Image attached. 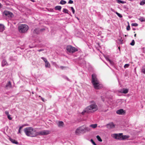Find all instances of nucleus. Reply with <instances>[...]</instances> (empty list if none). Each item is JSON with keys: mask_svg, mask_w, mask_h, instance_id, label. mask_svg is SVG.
<instances>
[{"mask_svg": "<svg viewBox=\"0 0 145 145\" xmlns=\"http://www.w3.org/2000/svg\"><path fill=\"white\" fill-rule=\"evenodd\" d=\"M90 103L92 104L87 106L82 112L81 113L82 115L84 114L85 113H90L93 112L97 110V106L94 101H91Z\"/></svg>", "mask_w": 145, "mask_h": 145, "instance_id": "nucleus-1", "label": "nucleus"}, {"mask_svg": "<svg viewBox=\"0 0 145 145\" xmlns=\"http://www.w3.org/2000/svg\"><path fill=\"white\" fill-rule=\"evenodd\" d=\"M26 135L30 137H35L38 135V131L36 129L31 127L26 128L24 129Z\"/></svg>", "mask_w": 145, "mask_h": 145, "instance_id": "nucleus-2", "label": "nucleus"}, {"mask_svg": "<svg viewBox=\"0 0 145 145\" xmlns=\"http://www.w3.org/2000/svg\"><path fill=\"white\" fill-rule=\"evenodd\" d=\"M91 82L94 88L96 89H100L103 87L102 85L100 84L97 79L96 75L95 74H94L92 75Z\"/></svg>", "mask_w": 145, "mask_h": 145, "instance_id": "nucleus-3", "label": "nucleus"}, {"mask_svg": "<svg viewBox=\"0 0 145 145\" xmlns=\"http://www.w3.org/2000/svg\"><path fill=\"white\" fill-rule=\"evenodd\" d=\"M112 136L114 138L120 140H123L126 139L129 137L127 135H123L122 133L118 134H114L112 135Z\"/></svg>", "mask_w": 145, "mask_h": 145, "instance_id": "nucleus-4", "label": "nucleus"}, {"mask_svg": "<svg viewBox=\"0 0 145 145\" xmlns=\"http://www.w3.org/2000/svg\"><path fill=\"white\" fill-rule=\"evenodd\" d=\"M18 29L20 33H25L28 30L29 27L26 24H20L18 26Z\"/></svg>", "mask_w": 145, "mask_h": 145, "instance_id": "nucleus-5", "label": "nucleus"}, {"mask_svg": "<svg viewBox=\"0 0 145 145\" xmlns=\"http://www.w3.org/2000/svg\"><path fill=\"white\" fill-rule=\"evenodd\" d=\"M66 49L67 52L70 53H73L78 51L77 48L71 45L68 46L67 47Z\"/></svg>", "mask_w": 145, "mask_h": 145, "instance_id": "nucleus-6", "label": "nucleus"}, {"mask_svg": "<svg viewBox=\"0 0 145 145\" xmlns=\"http://www.w3.org/2000/svg\"><path fill=\"white\" fill-rule=\"evenodd\" d=\"M80 130L82 133H86L89 131L91 130L89 127L82 126L80 127Z\"/></svg>", "mask_w": 145, "mask_h": 145, "instance_id": "nucleus-7", "label": "nucleus"}, {"mask_svg": "<svg viewBox=\"0 0 145 145\" xmlns=\"http://www.w3.org/2000/svg\"><path fill=\"white\" fill-rule=\"evenodd\" d=\"M50 131L48 130H43L42 131H38V135H46L50 134Z\"/></svg>", "mask_w": 145, "mask_h": 145, "instance_id": "nucleus-8", "label": "nucleus"}, {"mask_svg": "<svg viewBox=\"0 0 145 145\" xmlns=\"http://www.w3.org/2000/svg\"><path fill=\"white\" fill-rule=\"evenodd\" d=\"M3 16H6L9 18H11L13 16V14L12 12L8 11H5L3 12Z\"/></svg>", "mask_w": 145, "mask_h": 145, "instance_id": "nucleus-9", "label": "nucleus"}, {"mask_svg": "<svg viewBox=\"0 0 145 145\" xmlns=\"http://www.w3.org/2000/svg\"><path fill=\"white\" fill-rule=\"evenodd\" d=\"M129 91V89H127L123 88L120 90L119 92L124 94L127 93Z\"/></svg>", "mask_w": 145, "mask_h": 145, "instance_id": "nucleus-10", "label": "nucleus"}, {"mask_svg": "<svg viewBox=\"0 0 145 145\" xmlns=\"http://www.w3.org/2000/svg\"><path fill=\"white\" fill-rule=\"evenodd\" d=\"M116 113L117 114L120 115H123L125 113V112L122 109H120L116 111Z\"/></svg>", "mask_w": 145, "mask_h": 145, "instance_id": "nucleus-11", "label": "nucleus"}, {"mask_svg": "<svg viewBox=\"0 0 145 145\" xmlns=\"http://www.w3.org/2000/svg\"><path fill=\"white\" fill-rule=\"evenodd\" d=\"M11 88L12 85L10 82V81H9L8 82L7 84H6L5 88L7 89H8Z\"/></svg>", "mask_w": 145, "mask_h": 145, "instance_id": "nucleus-12", "label": "nucleus"}, {"mask_svg": "<svg viewBox=\"0 0 145 145\" xmlns=\"http://www.w3.org/2000/svg\"><path fill=\"white\" fill-rule=\"evenodd\" d=\"M9 140L13 144H16L17 145L19 144L18 142L17 141L14 139H12L11 138H9Z\"/></svg>", "mask_w": 145, "mask_h": 145, "instance_id": "nucleus-13", "label": "nucleus"}, {"mask_svg": "<svg viewBox=\"0 0 145 145\" xmlns=\"http://www.w3.org/2000/svg\"><path fill=\"white\" fill-rule=\"evenodd\" d=\"M64 124L63 122L62 121H59L57 123V126L59 127H63Z\"/></svg>", "mask_w": 145, "mask_h": 145, "instance_id": "nucleus-14", "label": "nucleus"}, {"mask_svg": "<svg viewBox=\"0 0 145 145\" xmlns=\"http://www.w3.org/2000/svg\"><path fill=\"white\" fill-rule=\"evenodd\" d=\"M8 65V64L7 62L6 61L5 59L3 60L2 62V66H7Z\"/></svg>", "mask_w": 145, "mask_h": 145, "instance_id": "nucleus-15", "label": "nucleus"}, {"mask_svg": "<svg viewBox=\"0 0 145 145\" xmlns=\"http://www.w3.org/2000/svg\"><path fill=\"white\" fill-rule=\"evenodd\" d=\"M107 126V127L110 128H113L114 127V125L113 123H111L108 124Z\"/></svg>", "mask_w": 145, "mask_h": 145, "instance_id": "nucleus-16", "label": "nucleus"}, {"mask_svg": "<svg viewBox=\"0 0 145 145\" xmlns=\"http://www.w3.org/2000/svg\"><path fill=\"white\" fill-rule=\"evenodd\" d=\"M80 133H82V131H80V127L78 128L75 131V133L77 135H78Z\"/></svg>", "mask_w": 145, "mask_h": 145, "instance_id": "nucleus-17", "label": "nucleus"}, {"mask_svg": "<svg viewBox=\"0 0 145 145\" xmlns=\"http://www.w3.org/2000/svg\"><path fill=\"white\" fill-rule=\"evenodd\" d=\"M55 8L56 10H60L61 8V7L60 6H57L55 7Z\"/></svg>", "mask_w": 145, "mask_h": 145, "instance_id": "nucleus-18", "label": "nucleus"}, {"mask_svg": "<svg viewBox=\"0 0 145 145\" xmlns=\"http://www.w3.org/2000/svg\"><path fill=\"white\" fill-rule=\"evenodd\" d=\"M117 1V2L119 3H122V4H124L126 3L125 1H123L120 0H116Z\"/></svg>", "mask_w": 145, "mask_h": 145, "instance_id": "nucleus-19", "label": "nucleus"}, {"mask_svg": "<svg viewBox=\"0 0 145 145\" xmlns=\"http://www.w3.org/2000/svg\"><path fill=\"white\" fill-rule=\"evenodd\" d=\"M50 64L48 61L45 63V66L46 67H50Z\"/></svg>", "mask_w": 145, "mask_h": 145, "instance_id": "nucleus-20", "label": "nucleus"}, {"mask_svg": "<svg viewBox=\"0 0 145 145\" xmlns=\"http://www.w3.org/2000/svg\"><path fill=\"white\" fill-rule=\"evenodd\" d=\"M5 30V26L1 24V32Z\"/></svg>", "mask_w": 145, "mask_h": 145, "instance_id": "nucleus-21", "label": "nucleus"}, {"mask_svg": "<svg viewBox=\"0 0 145 145\" xmlns=\"http://www.w3.org/2000/svg\"><path fill=\"white\" fill-rule=\"evenodd\" d=\"M138 20L141 22H145V18L143 17H141L139 18Z\"/></svg>", "mask_w": 145, "mask_h": 145, "instance_id": "nucleus-22", "label": "nucleus"}, {"mask_svg": "<svg viewBox=\"0 0 145 145\" xmlns=\"http://www.w3.org/2000/svg\"><path fill=\"white\" fill-rule=\"evenodd\" d=\"M66 3V1L63 0H61L60 2V4L63 5L65 4Z\"/></svg>", "mask_w": 145, "mask_h": 145, "instance_id": "nucleus-23", "label": "nucleus"}, {"mask_svg": "<svg viewBox=\"0 0 145 145\" xmlns=\"http://www.w3.org/2000/svg\"><path fill=\"white\" fill-rule=\"evenodd\" d=\"M97 124H93L90 125L89 127H92L93 128H95L97 127Z\"/></svg>", "mask_w": 145, "mask_h": 145, "instance_id": "nucleus-24", "label": "nucleus"}, {"mask_svg": "<svg viewBox=\"0 0 145 145\" xmlns=\"http://www.w3.org/2000/svg\"><path fill=\"white\" fill-rule=\"evenodd\" d=\"M96 138L99 141L101 142L102 141V140L100 137L99 135H97L96 136Z\"/></svg>", "mask_w": 145, "mask_h": 145, "instance_id": "nucleus-25", "label": "nucleus"}, {"mask_svg": "<svg viewBox=\"0 0 145 145\" xmlns=\"http://www.w3.org/2000/svg\"><path fill=\"white\" fill-rule=\"evenodd\" d=\"M145 4V0H142L140 3V5H143Z\"/></svg>", "mask_w": 145, "mask_h": 145, "instance_id": "nucleus-26", "label": "nucleus"}, {"mask_svg": "<svg viewBox=\"0 0 145 145\" xmlns=\"http://www.w3.org/2000/svg\"><path fill=\"white\" fill-rule=\"evenodd\" d=\"M63 12L64 13L68 14L69 11L67 9H66V8H64L63 9Z\"/></svg>", "mask_w": 145, "mask_h": 145, "instance_id": "nucleus-27", "label": "nucleus"}, {"mask_svg": "<svg viewBox=\"0 0 145 145\" xmlns=\"http://www.w3.org/2000/svg\"><path fill=\"white\" fill-rule=\"evenodd\" d=\"M115 13L118 15V16L120 18H122V15L118 13L117 12H115Z\"/></svg>", "mask_w": 145, "mask_h": 145, "instance_id": "nucleus-28", "label": "nucleus"}, {"mask_svg": "<svg viewBox=\"0 0 145 145\" xmlns=\"http://www.w3.org/2000/svg\"><path fill=\"white\" fill-rule=\"evenodd\" d=\"M106 60L107 61H108L111 65L113 64V62L111 60H110V59H109L108 58H106Z\"/></svg>", "mask_w": 145, "mask_h": 145, "instance_id": "nucleus-29", "label": "nucleus"}, {"mask_svg": "<svg viewBox=\"0 0 145 145\" xmlns=\"http://www.w3.org/2000/svg\"><path fill=\"white\" fill-rule=\"evenodd\" d=\"M129 64H126L125 65L124 67V68L126 69V68L128 67H129Z\"/></svg>", "mask_w": 145, "mask_h": 145, "instance_id": "nucleus-30", "label": "nucleus"}, {"mask_svg": "<svg viewBox=\"0 0 145 145\" xmlns=\"http://www.w3.org/2000/svg\"><path fill=\"white\" fill-rule=\"evenodd\" d=\"M135 42L134 40H132L131 42L130 43V44L132 46H134L135 45Z\"/></svg>", "mask_w": 145, "mask_h": 145, "instance_id": "nucleus-31", "label": "nucleus"}, {"mask_svg": "<svg viewBox=\"0 0 145 145\" xmlns=\"http://www.w3.org/2000/svg\"><path fill=\"white\" fill-rule=\"evenodd\" d=\"M41 58L45 62V63L47 62L48 61L44 57H42Z\"/></svg>", "mask_w": 145, "mask_h": 145, "instance_id": "nucleus-32", "label": "nucleus"}, {"mask_svg": "<svg viewBox=\"0 0 145 145\" xmlns=\"http://www.w3.org/2000/svg\"><path fill=\"white\" fill-rule=\"evenodd\" d=\"M141 72L145 74V68H142L141 70Z\"/></svg>", "mask_w": 145, "mask_h": 145, "instance_id": "nucleus-33", "label": "nucleus"}, {"mask_svg": "<svg viewBox=\"0 0 145 145\" xmlns=\"http://www.w3.org/2000/svg\"><path fill=\"white\" fill-rule=\"evenodd\" d=\"M39 97H40L41 100L43 102H45L46 101V100H45L44 98L41 97L40 96H39Z\"/></svg>", "mask_w": 145, "mask_h": 145, "instance_id": "nucleus-34", "label": "nucleus"}, {"mask_svg": "<svg viewBox=\"0 0 145 145\" xmlns=\"http://www.w3.org/2000/svg\"><path fill=\"white\" fill-rule=\"evenodd\" d=\"M90 141L94 145H97L95 143V142L93 141V140L92 139H91Z\"/></svg>", "mask_w": 145, "mask_h": 145, "instance_id": "nucleus-35", "label": "nucleus"}, {"mask_svg": "<svg viewBox=\"0 0 145 145\" xmlns=\"http://www.w3.org/2000/svg\"><path fill=\"white\" fill-rule=\"evenodd\" d=\"M131 25H132V26H134L136 27V26H137L138 25L137 23H134L132 24Z\"/></svg>", "mask_w": 145, "mask_h": 145, "instance_id": "nucleus-36", "label": "nucleus"}, {"mask_svg": "<svg viewBox=\"0 0 145 145\" xmlns=\"http://www.w3.org/2000/svg\"><path fill=\"white\" fill-rule=\"evenodd\" d=\"M7 116V118L9 120H12V118L10 117V114L8 115Z\"/></svg>", "mask_w": 145, "mask_h": 145, "instance_id": "nucleus-37", "label": "nucleus"}, {"mask_svg": "<svg viewBox=\"0 0 145 145\" xmlns=\"http://www.w3.org/2000/svg\"><path fill=\"white\" fill-rule=\"evenodd\" d=\"M71 10L72 12L73 13V14H74V12H75V10H74V8H73V7H71Z\"/></svg>", "mask_w": 145, "mask_h": 145, "instance_id": "nucleus-38", "label": "nucleus"}, {"mask_svg": "<svg viewBox=\"0 0 145 145\" xmlns=\"http://www.w3.org/2000/svg\"><path fill=\"white\" fill-rule=\"evenodd\" d=\"M73 3V1H72L71 0H69V2H68V3L69 4H72Z\"/></svg>", "mask_w": 145, "mask_h": 145, "instance_id": "nucleus-39", "label": "nucleus"}, {"mask_svg": "<svg viewBox=\"0 0 145 145\" xmlns=\"http://www.w3.org/2000/svg\"><path fill=\"white\" fill-rule=\"evenodd\" d=\"M25 126V125H23L22 126H20L19 127V129L21 130L23 128V127Z\"/></svg>", "mask_w": 145, "mask_h": 145, "instance_id": "nucleus-40", "label": "nucleus"}, {"mask_svg": "<svg viewBox=\"0 0 145 145\" xmlns=\"http://www.w3.org/2000/svg\"><path fill=\"white\" fill-rule=\"evenodd\" d=\"M5 114L7 116L9 114V112L8 111H6L5 112Z\"/></svg>", "mask_w": 145, "mask_h": 145, "instance_id": "nucleus-41", "label": "nucleus"}, {"mask_svg": "<svg viewBox=\"0 0 145 145\" xmlns=\"http://www.w3.org/2000/svg\"><path fill=\"white\" fill-rule=\"evenodd\" d=\"M130 26L129 25H128L126 28L127 30H129L130 29Z\"/></svg>", "mask_w": 145, "mask_h": 145, "instance_id": "nucleus-42", "label": "nucleus"}, {"mask_svg": "<svg viewBox=\"0 0 145 145\" xmlns=\"http://www.w3.org/2000/svg\"><path fill=\"white\" fill-rule=\"evenodd\" d=\"M21 133V130L19 129L18 131V132L17 133H18V134L19 133Z\"/></svg>", "mask_w": 145, "mask_h": 145, "instance_id": "nucleus-43", "label": "nucleus"}, {"mask_svg": "<svg viewBox=\"0 0 145 145\" xmlns=\"http://www.w3.org/2000/svg\"><path fill=\"white\" fill-rule=\"evenodd\" d=\"M43 49H39V50H38V51L39 52H40V51H43Z\"/></svg>", "mask_w": 145, "mask_h": 145, "instance_id": "nucleus-44", "label": "nucleus"}, {"mask_svg": "<svg viewBox=\"0 0 145 145\" xmlns=\"http://www.w3.org/2000/svg\"><path fill=\"white\" fill-rule=\"evenodd\" d=\"M37 30V29H35L34 30V31L35 32H36V31Z\"/></svg>", "mask_w": 145, "mask_h": 145, "instance_id": "nucleus-45", "label": "nucleus"}, {"mask_svg": "<svg viewBox=\"0 0 145 145\" xmlns=\"http://www.w3.org/2000/svg\"><path fill=\"white\" fill-rule=\"evenodd\" d=\"M136 34H135L134 36L135 37L136 36Z\"/></svg>", "mask_w": 145, "mask_h": 145, "instance_id": "nucleus-46", "label": "nucleus"}, {"mask_svg": "<svg viewBox=\"0 0 145 145\" xmlns=\"http://www.w3.org/2000/svg\"><path fill=\"white\" fill-rule=\"evenodd\" d=\"M63 67H61V68H62V69H63V68H63Z\"/></svg>", "mask_w": 145, "mask_h": 145, "instance_id": "nucleus-47", "label": "nucleus"}, {"mask_svg": "<svg viewBox=\"0 0 145 145\" xmlns=\"http://www.w3.org/2000/svg\"><path fill=\"white\" fill-rule=\"evenodd\" d=\"M31 1H32L33 2H34V0H31Z\"/></svg>", "mask_w": 145, "mask_h": 145, "instance_id": "nucleus-48", "label": "nucleus"}, {"mask_svg": "<svg viewBox=\"0 0 145 145\" xmlns=\"http://www.w3.org/2000/svg\"><path fill=\"white\" fill-rule=\"evenodd\" d=\"M118 49H120V47H118Z\"/></svg>", "mask_w": 145, "mask_h": 145, "instance_id": "nucleus-49", "label": "nucleus"}, {"mask_svg": "<svg viewBox=\"0 0 145 145\" xmlns=\"http://www.w3.org/2000/svg\"><path fill=\"white\" fill-rule=\"evenodd\" d=\"M32 94H33L34 93V92H32Z\"/></svg>", "mask_w": 145, "mask_h": 145, "instance_id": "nucleus-50", "label": "nucleus"}, {"mask_svg": "<svg viewBox=\"0 0 145 145\" xmlns=\"http://www.w3.org/2000/svg\"><path fill=\"white\" fill-rule=\"evenodd\" d=\"M103 101H104V100L103 99L102 100Z\"/></svg>", "mask_w": 145, "mask_h": 145, "instance_id": "nucleus-51", "label": "nucleus"}, {"mask_svg": "<svg viewBox=\"0 0 145 145\" xmlns=\"http://www.w3.org/2000/svg\"><path fill=\"white\" fill-rule=\"evenodd\" d=\"M0 6H1V5H0Z\"/></svg>", "mask_w": 145, "mask_h": 145, "instance_id": "nucleus-52", "label": "nucleus"}]
</instances>
